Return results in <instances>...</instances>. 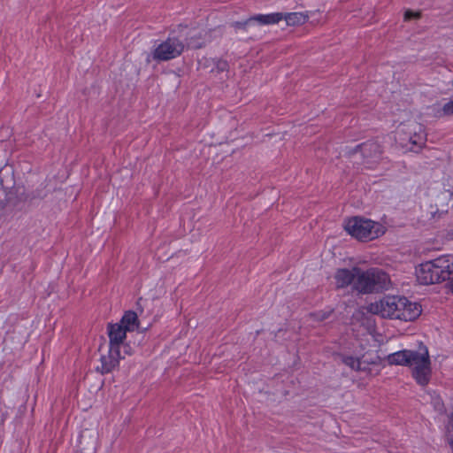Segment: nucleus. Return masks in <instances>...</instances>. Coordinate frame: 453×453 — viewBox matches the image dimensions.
I'll return each instance as SVG.
<instances>
[{
  "label": "nucleus",
  "instance_id": "nucleus-20",
  "mask_svg": "<svg viewBox=\"0 0 453 453\" xmlns=\"http://www.w3.org/2000/svg\"><path fill=\"white\" fill-rule=\"evenodd\" d=\"M215 68L217 70L218 73H221V72H224V71H226L227 68H228V64L226 61L225 60H222V59H218L216 62H215Z\"/></svg>",
  "mask_w": 453,
  "mask_h": 453
},
{
  "label": "nucleus",
  "instance_id": "nucleus-21",
  "mask_svg": "<svg viewBox=\"0 0 453 453\" xmlns=\"http://www.w3.org/2000/svg\"><path fill=\"white\" fill-rule=\"evenodd\" d=\"M452 86H453V80H452ZM442 111L445 115H452L453 114V100L443 105Z\"/></svg>",
  "mask_w": 453,
  "mask_h": 453
},
{
  "label": "nucleus",
  "instance_id": "nucleus-16",
  "mask_svg": "<svg viewBox=\"0 0 453 453\" xmlns=\"http://www.w3.org/2000/svg\"><path fill=\"white\" fill-rule=\"evenodd\" d=\"M283 19L286 20L288 26H297L303 24L307 19V16L302 12L283 13Z\"/></svg>",
  "mask_w": 453,
  "mask_h": 453
},
{
  "label": "nucleus",
  "instance_id": "nucleus-23",
  "mask_svg": "<svg viewBox=\"0 0 453 453\" xmlns=\"http://www.w3.org/2000/svg\"><path fill=\"white\" fill-rule=\"evenodd\" d=\"M326 318V316L325 314H323V316L321 317L320 319H325Z\"/></svg>",
  "mask_w": 453,
  "mask_h": 453
},
{
  "label": "nucleus",
  "instance_id": "nucleus-1",
  "mask_svg": "<svg viewBox=\"0 0 453 453\" xmlns=\"http://www.w3.org/2000/svg\"><path fill=\"white\" fill-rule=\"evenodd\" d=\"M387 361L391 365H405L411 369V375L416 382L424 387L431 379L432 368L428 349L419 346L418 350L403 349L389 354Z\"/></svg>",
  "mask_w": 453,
  "mask_h": 453
},
{
  "label": "nucleus",
  "instance_id": "nucleus-6",
  "mask_svg": "<svg viewBox=\"0 0 453 453\" xmlns=\"http://www.w3.org/2000/svg\"><path fill=\"white\" fill-rule=\"evenodd\" d=\"M185 50L184 42L178 37H168L158 43L150 53L157 62L169 61L180 57Z\"/></svg>",
  "mask_w": 453,
  "mask_h": 453
},
{
  "label": "nucleus",
  "instance_id": "nucleus-14",
  "mask_svg": "<svg viewBox=\"0 0 453 453\" xmlns=\"http://www.w3.org/2000/svg\"><path fill=\"white\" fill-rule=\"evenodd\" d=\"M283 19V13L281 12H274L269 14H258L253 16L254 23H258L259 25H272L277 24L280 20Z\"/></svg>",
  "mask_w": 453,
  "mask_h": 453
},
{
  "label": "nucleus",
  "instance_id": "nucleus-7",
  "mask_svg": "<svg viewBox=\"0 0 453 453\" xmlns=\"http://www.w3.org/2000/svg\"><path fill=\"white\" fill-rule=\"evenodd\" d=\"M127 332V331L122 328L121 325L118 323L109 324L107 326L109 347L112 348L113 350H115V349H120L123 351L124 355L131 356L134 352V349L129 343L125 342Z\"/></svg>",
  "mask_w": 453,
  "mask_h": 453
},
{
  "label": "nucleus",
  "instance_id": "nucleus-3",
  "mask_svg": "<svg viewBox=\"0 0 453 453\" xmlns=\"http://www.w3.org/2000/svg\"><path fill=\"white\" fill-rule=\"evenodd\" d=\"M344 228L349 234L361 242L374 240L385 233L384 226L379 222L359 216L347 219Z\"/></svg>",
  "mask_w": 453,
  "mask_h": 453
},
{
  "label": "nucleus",
  "instance_id": "nucleus-2",
  "mask_svg": "<svg viewBox=\"0 0 453 453\" xmlns=\"http://www.w3.org/2000/svg\"><path fill=\"white\" fill-rule=\"evenodd\" d=\"M369 311L381 318L413 321L421 312V306L404 296H387L369 305Z\"/></svg>",
  "mask_w": 453,
  "mask_h": 453
},
{
  "label": "nucleus",
  "instance_id": "nucleus-12",
  "mask_svg": "<svg viewBox=\"0 0 453 453\" xmlns=\"http://www.w3.org/2000/svg\"><path fill=\"white\" fill-rule=\"evenodd\" d=\"M361 153L368 165L377 163L381 155L380 146L376 142H367L360 146ZM372 167V165H369Z\"/></svg>",
  "mask_w": 453,
  "mask_h": 453
},
{
  "label": "nucleus",
  "instance_id": "nucleus-22",
  "mask_svg": "<svg viewBox=\"0 0 453 453\" xmlns=\"http://www.w3.org/2000/svg\"><path fill=\"white\" fill-rule=\"evenodd\" d=\"M420 17V12H414L412 11H406L404 13V19L409 20L411 19H418Z\"/></svg>",
  "mask_w": 453,
  "mask_h": 453
},
{
  "label": "nucleus",
  "instance_id": "nucleus-10",
  "mask_svg": "<svg viewBox=\"0 0 453 453\" xmlns=\"http://www.w3.org/2000/svg\"><path fill=\"white\" fill-rule=\"evenodd\" d=\"M442 281L448 280L453 292V255L448 254L436 257Z\"/></svg>",
  "mask_w": 453,
  "mask_h": 453
},
{
  "label": "nucleus",
  "instance_id": "nucleus-15",
  "mask_svg": "<svg viewBox=\"0 0 453 453\" xmlns=\"http://www.w3.org/2000/svg\"><path fill=\"white\" fill-rule=\"evenodd\" d=\"M137 315L134 311H127L124 314L121 320L118 323L126 331H133L137 326Z\"/></svg>",
  "mask_w": 453,
  "mask_h": 453
},
{
  "label": "nucleus",
  "instance_id": "nucleus-19",
  "mask_svg": "<svg viewBox=\"0 0 453 453\" xmlns=\"http://www.w3.org/2000/svg\"><path fill=\"white\" fill-rule=\"evenodd\" d=\"M432 403L434 404L435 411L438 412L444 411V405L440 396L432 397Z\"/></svg>",
  "mask_w": 453,
  "mask_h": 453
},
{
  "label": "nucleus",
  "instance_id": "nucleus-9",
  "mask_svg": "<svg viewBox=\"0 0 453 453\" xmlns=\"http://www.w3.org/2000/svg\"><path fill=\"white\" fill-rule=\"evenodd\" d=\"M125 356L122 350L117 349L113 350L112 348L109 347L108 353L103 355L100 358L101 366L97 367V371L103 374L111 372L119 365V360L124 358Z\"/></svg>",
  "mask_w": 453,
  "mask_h": 453
},
{
  "label": "nucleus",
  "instance_id": "nucleus-8",
  "mask_svg": "<svg viewBox=\"0 0 453 453\" xmlns=\"http://www.w3.org/2000/svg\"><path fill=\"white\" fill-rule=\"evenodd\" d=\"M417 280L422 285H430L441 282L437 259L426 261L416 269Z\"/></svg>",
  "mask_w": 453,
  "mask_h": 453
},
{
  "label": "nucleus",
  "instance_id": "nucleus-5",
  "mask_svg": "<svg viewBox=\"0 0 453 453\" xmlns=\"http://www.w3.org/2000/svg\"><path fill=\"white\" fill-rule=\"evenodd\" d=\"M398 140L402 147L418 152L426 142V134L424 127L415 121L408 122L399 127L397 131Z\"/></svg>",
  "mask_w": 453,
  "mask_h": 453
},
{
  "label": "nucleus",
  "instance_id": "nucleus-13",
  "mask_svg": "<svg viewBox=\"0 0 453 453\" xmlns=\"http://www.w3.org/2000/svg\"><path fill=\"white\" fill-rule=\"evenodd\" d=\"M341 358L342 362L347 366H349L351 370L356 372H363L365 373H370V365L376 364V362L373 360H363L359 357H355L353 356L342 355Z\"/></svg>",
  "mask_w": 453,
  "mask_h": 453
},
{
  "label": "nucleus",
  "instance_id": "nucleus-4",
  "mask_svg": "<svg viewBox=\"0 0 453 453\" xmlns=\"http://www.w3.org/2000/svg\"><path fill=\"white\" fill-rule=\"evenodd\" d=\"M390 283L388 275L379 268H371L363 271L359 268V273L353 287L363 294L372 293L387 289Z\"/></svg>",
  "mask_w": 453,
  "mask_h": 453
},
{
  "label": "nucleus",
  "instance_id": "nucleus-17",
  "mask_svg": "<svg viewBox=\"0 0 453 453\" xmlns=\"http://www.w3.org/2000/svg\"><path fill=\"white\" fill-rule=\"evenodd\" d=\"M254 24L253 17L244 20V21H236L232 24L233 27L235 29H243L246 30L249 27Z\"/></svg>",
  "mask_w": 453,
  "mask_h": 453
},
{
  "label": "nucleus",
  "instance_id": "nucleus-18",
  "mask_svg": "<svg viewBox=\"0 0 453 453\" xmlns=\"http://www.w3.org/2000/svg\"><path fill=\"white\" fill-rule=\"evenodd\" d=\"M449 442L453 449V413L449 416V424L447 426Z\"/></svg>",
  "mask_w": 453,
  "mask_h": 453
},
{
  "label": "nucleus",
  "instance_id": "nucleus-11",
  "mask_svg": "<svg viewBox=\"0 0 453 453\" xmlns=\"http://www.w3.org/2000/svg\"><path fill=\"white\" fill-rule=\"evenodd\" d=\"M359 273V267H352L351 269H338L334 274L335 284L338 288L348 287L351 283H355Z\"/></svg>",
  "mask_w": 453,
  "mask_h": 453
}]
</instances>
